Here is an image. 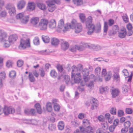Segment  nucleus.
<instances>
[{
    "mask_svg": "<svg viewBox=\"0 0 133 133\" xmlns=\"http://www.w3.org/2000/svg\"><path fill=\"white\" fill-rule=\"evenodd\" d=\"M108 23L106 22H105L104 23V32L105 34H104V35H106L107 32V31L108 30Z\"/></svg>",
    "mask_w": 133,
    "mask_h": 133,
    "instance_id": "obj_31",
    "label": "nucleus"
},
{
    "mask_svg": "<svg viewBox=\"0 0 133 133\" xmlns=\"http://www.w3.org/2000/svg\"><path fill=\"white\" fill-rule=\"evenodd\" d=\"M39 71H40V75L42 77H44L45 75L44 70L42 68H41L39 69Z\"/></svg>",
    "mask_w": 133,
    "mask_h": 133,
    "instance_id": "obj_52",
    "label": "nucleus"
},
{
    "mask_svg": "<svg viewBox=\"0 0 133 133\" xmlns=\"http://www.w3.org/2000/svg\"><path fill=\"white\" fill-rule=\"evenodd\" d=\"M75 66L74 65L72 67V71L71 72V81L70 82L72 85L74 83H78L81 81L82 77L80 73H77L76 72V70L77 69L76 68Z\"/></svg>",
    "mask_w": 133,
    "mask_h": 133,
    "instance_id": "obj_1",
    "label": "nucleus"
},
{
    "mask_svg": "<svg viewBox=\"0 0 133 133\" xmlns=\"http://www.w3.org/2000/svg\"><path fill=\"white\" fill-rule=\"evenodd\" d=\"M122 17L123 21L126 23H127L128 22V18L127 17V16L126 14L123 15Z\"/></svg>",
    "mask_w": 133,
    "mask_h": 133,
    "instance_id": "obj_58",
    "label": "nucleus"
},
{
    "mask_svg": "<svg viewBox=\"0 0 133 133\" xmlns=\"http://www.w3.org/2000/svg\"><path fill=\"white\" fill-rule=\"evenodd\" d=\"M23 61L21 60H18L17 63V66L19 67H21L23 65Z\"/></svg>",
    "mask_w": 133,
    "mask_h": 133,
    "instance_id": "obj_60",
    "label": "nucleus"
},
{
    "mask_svg": "<svg viewBox=\"0 0 133 133\" xmlns=\"http://www.w3.org/2000/svg\"><path fill=\"white\" fill-rule=\"evenodd\" d=\"M90 103L92 104L91 109L92 110L96 108L98 105L97 100L94 98H92L90 101Z\"/></svg>",
    "mask_w": 133,
    "mask_h": 133,
    "instance_id": "obj_13",
    "label": "nucleus"
},
{
    "mask_svg": "<svg viewBox=\"0 0 133 133\" xmlns=\"http://www.w3.org/2000/svg\"><path fill=\"white\" fill-rule=\"evenodd\" d=\"M0 36L2 41H6L7 35L6 32L3 31L2 32V34Z\"/></svg>",
    "mask_w": 133,
    "mask_h": 133,
    "instance_id": "obj_29",
    "label": "nucleus"
},
{
    "mask_svg": "<svg viewBox=\"0 0 133 133\" xmlns=\"http://www.w3.org/2000/svg\"><path fill=\"white\" fill-rule=\"evenodd\" d=\"M112 75V73L111 71L108 72L107 75H105V80L107 81H108L110 80L111 78Z\"/></svg>",
    "mask_w": 133,
    "mask_h": 133,
    "instance_id": "obj_37",
    "label": "nucleus"
},
{
    "mask_svg": "<svg viewBox=\"0 0 133 133\" xmlns=\"http://www.w3.org/2000/svg\"><path fill=\"white\" fill-rule=\"evenodd\" d=\"M126 34V31L125 29L121 30L118 33V36L120 38H123L125 36Z\"/></svg>",
    "mask_w": 133,
    "mask_h": 133,
    "instance_id": "obj_23",
    "label": "nucleus"
},
{
    "mask_svg": "<svg viewBox=\"0 0 133 133\" xmlns=\"http://www.w3.org/2000/svg\"><path fill=\"white\" fill-rule=\"evenodd\" d=\"M76 68L77 69L76 70V72H77L78 71H81L82 70H83V66L81 64H79L78 65L77 67H76L75 66Z\"/></svg>",
    "mask_w": 133,
    "mask_h": 133,
    "instance_id": "obj_40",
    "label": "nucleus"
},
{
    "mask_svg": "<svg viewBox=\"0 0 133 133\" xmlns=\"http://www.w3.org/2000/svg\"><path fill=\"white\" fill-rule=\"evenodd\" d=\"M132 112V110L130 108H127L125 109V112L127 114H131Z\"/></svg>",
    "mask_w": 133,
    "mask_h": 133,
    "instance_id": "obj_64",
    "label": "nucleus"
},
{
    "mask_svg": "<svg viewBox=\"0 0 133 133\" xmlns=\"http://www.w3.org/2000/svg\"><path fill=\"white\" fill-rule=\"evenodd\" d=\"M41 54L44 55H47L49 54V52L47 50H42L39 51Z\"/></svg>",
    "mask_w": 133,
    "mask_h": 133,
    "instance_id": "obj_61",
    "label": "nucleus"
},
{
    "mask_svg": "<svg viewBox=\"0 0 133 133\" xmlns=\"http://www.w3.org/2000/svg\"><path fill=\"white\" fill-rule=\"evenodd\" d=\"M39 22V19L37 17H32L31 20V23L35 27H38V23Z\"/></svg>",
    "mask_w": 133,
    "mask_h": 133,
    "instance_id": "obj_14",
    "label": "nucleus"
},
{
    "mask_svg": "<svg viewBox=\"0 0 133 133\" xmlns=\"http://www.w3.org/2000/svg\"><path fill=\"white\" fill-rule=\"evenodd\" d=\"M33 42L34 44L36 45H38L39 44V39L37 37H35L33 40Z\"/></svg>",
    "mask_w": 133,
    "mask_h": 133,
    "instance_id": "obj_43",
    "label": "nucleus"
},
{
    "mask_svg": "<svg viewBox=\"0 0 133 133\" xmlns=\"http://www.w3.org/2000/svg\"><path fill=\"white\" fill-rule=\"evenodd\" d=\"M88 46L89 48H92L95 50H99L101 49V46L98 45L91 44L90 45H88Z\"/></svg>",
    "mask_w": 133,
    "mask_h": 133,
    "instance_id": "obj_22",
    "label": "nucleus"
},
{
    "mask_svg": "<svg viewBox=\"0 0 133 133\" xmlns=\"http://www.w3.org/2000/svg\"><path fill=\"white\" fill-rule=\"evenodd\" d=\"M92 21V17L91 16H89L85 22L86 26L88 30L91 27Z\"/></svg>",
    "mask_w": 133,
    "mask_h": 133,
    "instance_id": "obj_15",
    "label": "nucleus"
},
{
    "mask_svg": "<svg viewBox=\"0 0 133 133\" xmlns=\"http://www.w3.org/2000/svg\"><path fill=\"white\" fill-rule=\"evenodd\" d=\"M56 68L58 71L60 72H62L63 70V69L62 66L60 65H57L56 66Z\"/></svg>",
    "mask_w": 133,
    "mask_h": 133,
    "instance_id": "obj_49",
    "label": "nucleus"
},
{
    "mask_svg": "<svg viewBox=\"0 0 133 133\" xmlns=\"http://www.w3.org/2000/svg\"><path fill=\"white\" fill-rule=\"evenodd\" d=\"M6 8L8 10V12L10 15L13 16L16 14V8L13 4L10 3L6 5Z\"/></svg>",
    "mask_w": 133,
    "mask_h": 133,
    "instance_id": "obj_5",
    "label": "nucleus"
},
{
    "mask_svg": "<svg viewBox=\"0 0 133 133\" xmlns=\"http://www.w3.org/2000/svg\"><path fill=\"white\" fill-rule=\"evenodd\" d=\"M47 110L49 112H51L52 110V107L51 104L49 102H48L46 105Z\"/></svg>",
    "mask_w": 133,
    "mask_h": 133,
    "instance_id": "obj_34",
    "label": "nucleus"
},
{
    "mask_svg": "<svg viewBox=\"0 0 133 133\" xmlns=\"http://www.w3.org/2000/svg\"><path fill=\"white\" fill-rule=\"evenodd\" d=\"M74 4L77 6H80L83 3L82 0H73Z\"/></svg>",
    "mask_w": 133,
    "mask_h": 133,
    "instance_id": "obj_35",
    "label": "nucleus"
},
{
    "mask_svg": "<svg viewBox=\"0 0 133 133\" xmlns=\"http://www.w3.org/2000/svg\"><path fill=\"white\" fill-rule=\"evenodd\" d=\"M7 15V12L5 10L1 12L0 13V18H5Z\"/></svg>",
    "mask_w": 133,
    "mask_h": 133,
    "instance_id": "obj_45",
    "label": "nucleus"
},
{
    "mask_svg": "<svg viewBox=\"0 0 133 133\" xmlns=\"http://www.w3.org/2000/svg\"><path fill=\"white\" fill-rule=\"evenodd\" d=\"M29 123H31V124L33 125H37L38 124L37 121L34 119L31 120L29 121Z\"/></svg>",
    "mask_w": 133,
    "mask_h": 133,
    "instance_id": "obj_57",
    "label": "nucleus"
},
{
    "mask_svg": "<svg viewBox=\"0 0 133 133\" xmlns=\"http://www.w3.org/2000/svg\"><path fill=\"white\" fill-rule=\"evenodd\" d=\"M101 31V26L100 25L95 26L94 24H92L91 27L88 30V34L89 35H91L94 31L96 33H99Z\"/></svg>",
    "mask_w": 133,
    "mask_h": 133,
    "instance_id": "obj_4",
    "label": "nucleus"
},
{
    "mask_svg": "<svg viewBox=\"0 0 133 133\" xmlns=\"http://www.w3.org/2000/svg\"><path fill=\"white\" fill-rule=\"evenodd\" d=\"M55 110L56 111H58L60 109V107L59 105L57 104H55L54 106Z\"/></svg>",
    "mask_w": 133,
    "mask_h": 133,
    "instance_id": "obj_53",
    "label": "nucleus"
},
{
    "mask_svg": "<svg viewBox=\"0 0 133 133\" xmlns=\"http://www.w3.org/2000/svg\"><path fill=\"white\" fill-rule=\"evenodd\" d=\"M123 74L124 75V77L125 78H128V81L130 82L131 81L132 78V75L131 74L130 76L129 75V73L128 70L126 69H124L122 71Z\"/></svg>",
    "mask_w": 133,
    "mask_h": 133,
    "instance_id": "obj_12",
    "label": "nucleus"
},
{
    "mask_svg": "<svg viewBox=\"0 0 133 133\" xmlns=\"http://www.w3.org/2000/svg\"><path fill=\"white\" fill-rule=\"evenodd\" d=\"M119 93V90L117 89H114L112 90L111 94L113 98H115L118 96Z\"/></svg>",
    "mask_w": 133,
    "mask_h": 133,
    "instance_id": "obj_20",
    "label": "nucleus"
},
{
    "mask_svg": "<svg viewBox=\"0 0 133 133\" xmlns=\"http://www.w3.org/2000/svg\"><path fill=\"white\" fill-rule=\"evenodd\" d=\"M122 90L123 93H125L126 92H127L129 89L128 86L127 85H124L123 86Z\"/></svg>",
    "mask_w": 133,
    "mask_h": 133,
    "instance_id": "obj_38",
    "label": "nucleus"
},
{
    "mask_svg": "<svg viewBox=\"0 0 133 133\" xmlns=\"http://www.w3.org/2000/svg\"><path fill=\"white\" fill-rule=\"evenodd\" d=\"M131 125V123L129 121H128L125 122L124 124V125L125 127L127 128L130 127Z\"/></svg>",
    "mask_w": 133,
    "mask_h": 133,
    "instance_id": "obj_56",
    "label": "nucleus"
},
{
    "mask_svg": "<svg viewBox=\"0 0 133 133\" xmlns=\"http://www.w3.org/2000/svg\"><path fill=\"white\" fill-rule=\"evenodd\" d=\"M50 28L51 29L55 28L56 26V23L55 20L51 19L48 22V24Z\"/></svg>",
    "mask_w": 133,
    "mask_h": 133,
    "instance_id": "obj_19",
    "label": "nucleus"
},
{
    "mask_svg": "<svg viewBox=\"0 0 133 133\" xmlns=\"http://www.w3.org/2000/svg\"><path fill=\"white\" fill-rule=\"evenodd\" d=\"M81 72L83 75V78L85 82H88L89 79L88 77L89 72L88 69L84 68L81 71Z\"/></svg>",
    "mask_w": 133,
    "mask_h": 133,
    "instance_id": "obj_10",
    "label": "nucleus"
},
{
    "mask_svg": "<svg viewBox=\"0 0 133 133\" xmlns=\"http://www.w3.org/2000/svg\"><path fill=\"white\" fill-rule=\"evenodd\" d=\"M5 42L4 43V46L5 48L9 47L10 45V43H11L9 41H5Z\"/></svg>",
    "mask_w": 133,
    "mask_h": 133,
    "instance_id": "obj_63",
    "label": "nucleus"
},
{
    "mask_svg": "<svg viewBox=\"0 0 133 133\" xmlns=\"http://www.w3.org/2000/svg\"><path fill=\"white\" fill-rule=\"evenodd\" d=\"M16 18L20 20L22 23L26 24L29 20V16L25 15L23 13H19L16 15Z\"/></svg>",
    "mask_w": 133,
    "mask_h": 133,
    "instance_id": "obj_3",
    "label": "nucleus"
},
{
    "mask_svg": "<svg viewBox=\"0 0 133 133\" xmlns=\"http://www.w3.org/2000/svg\"><path fill=\"white\" fill-rule=\"evenodd\" d=\"M48 24L47 20L43 19H42L39 22L38 27L41 30H45L47 28Z\"/></svg>",
    "mask_w": 133,
    "mask_h": 133,
    "instance_id": "obj_6",
    "label": "nucleus"
},
{
    "mask_svg": "<svg viewBox=\"0 0 133 133\" xmlns=\"http://www.w3.org/2000/svg\"><path fill=\"white\" fill-rule=\"evenodd\" d=\"M26 2L23 0H21L18 2L17 6L19 10H22L25 7L26 5Z\"/></svg>",
    "mask_w": 133,
    "mask_h": 133,
    "instance_id": "obj_11",
    "label": "nucleus"
},
{
    "mask_svg": "<svg viewBox=\"0 0 133 133\" xmlns=\"http://www.w3.org/2000/svg\"><path fill=\"white\" fill-rule=\"evenodd\" d=\"M112 29L114 31V33L117 32L119 30V28L118 26L117 25H115L113 27Z\"/></svg>",
    "mask_w": 133,
    "mask_h": 133,
    "instance_id": "obj_59",
    "label": "nucleus"
},
{
    "mask_svg": "<svg viewBox=\"0 0 133 133\" xmlns=\"http://www.w3.org/2000/svg\"><path fill=\"white\" fill-rule=\"evenodd\" d=\"M117 114L119 117H121L124 115V112L123 110H119L118 111Z\"/></svg>",
    "mask_w": 133,
    "mask_h": 133,
    "instance_id": "obj_54",
    "label": "nucleus"
},
{
    "mask_svg": "<svg viewBox=\"0 0 133 133\" xmlns=\"http://www.w3.org/2000/svg\"><path fill=\"white\" fill-rule=\"evenodd\" d=\"M108 90V88L107 87L104 88L101 87L99 88L100 92L101 94H102L104 92L107 91Z\"/></svg>",
    "mask_w": 133,
    "mask_h": 133,
    "instance_id": "obj_36",
    "label": "nucleus"
},
{
    "mask_svg": "<svg viewBox=\"0 0 133 133\" xmlns=\"http://www.w3.org/2000/svg\"><path fill=\"white\" fill-rule=\"evenodd\" d=\"M79 17L82 22L84 23L85 20V17L84 14L81 13L79 14Z\"/></svg>",
    "mask_w": 133,
    "mask_h": 133,
    "instance_id": "obj_48",
    "label": "nucleus"
},
{
    "mask_svg": "<svg viewBox=\"0 0 133 133\" xmlns=\"http://www.w3.org/2000/svg\"><path fill=\"white\" fill-rule=\"evenodd\" d=\"M59 42H60V41L56 38H52L51 40L52 45L55 46L57 45L58 44Z\"/></svg>",
    "mask_w": 133,
    "mask_h": 133,
    "instance_id": "obj_21",
    "label": "nucleus"
},
{
    "mask_svg": "<svg viewBox=\"0 0 133 133\" xmlns=\"http://www.w3.org/2000/svg\"><path fill=\"white\" fill-rule=\"evenodd\" d=\"M3 112L5 115H8L10 114H13L15 112L14 109L10 107H5L3 109Z\"/></svg>",
    "mask_w": 133,
    "mask_h": 133,
    "instance_id": "obj_8",
    "label": "nucleus"
},
{
    "mask_svg": "<svg viewBox=\"0 0 133 133\" xmlns=\"http://www.w3.org/2000/svg\"><path fill=\"white\" fill-rule=\"evenodd\" d=\"M48 128L51 131H54L55 130L56 127L55 124L50 123L49 124Z\"/></svg>",
    "mask_w": 133,
    "mask_h": 133,
    "instance_id": "obj_32",
    "label": "nucleus"
},
{
    "mask_svg": "<svg viewBox=\"0 0 133 133\" xmlns=\"http://www.w3.org/2000/svg\"><path fill=\"white\" fill-rule=\"evenodd\" d=\"M86 133H93V129L90 126L87 127L86 129Z\"/></svg>",
    "mask_w": 133,
    "mask_h": 133,
    "instance_id": "obj_42",
    "label": "nucleus"
},
{
    "mask_svg": "<svg viewBox=\"0 0 133 133\" xmlns=\"http://www.w3.org/2000/svg\"><path fill=\"white\" fill-rule=\"evenodd\" d=\"M13 63L12 61L8 60L6 63V65L8 68L11 67Z\"/></svg>",
    "mask_w": 133,
    "mask_h": 133,
    "instance_id": "obj_55",
    "label": "nucleus"
},
{
    "mask_svg": "<svg viewBox=\"0 0 133 133\" xmlns=\"http://www.w3.org/2000/svg\"><path fill=\"white\" fill-rule=\"evenodd\" d=\"M37 5L38 7L42 10H44L46 9V6L44 4L38 3L37 4Z\"/></svg>",
    "mask_w": 133,
    "mask_h": 133,
    "instance_id": "obj_44",
    "label": "nucleus"
},
{
    "mask_svg": "<svg viewBox=\"0 0 133 133\" xmlns=\"http://www.w3.org/2000/svg\"><path fill=\"white\" fill-rule=\"evenodd\" d=\"M83 124L85 127L90 126V122L89 120L87 119H84L83 121Z\"/></svg>",
    "mask_w": 133,
    "mask_h": 133,
    "instance_id": "obj_33",
    "label": "nucleus"
},
{
    "mask_svg": "<svg viewBox=\"0 0 133 133\" xmlns=\"http://www.w3.org/2000/svg\"><path fill=\"white\" fill-rule=\"evenodd\" d=\"M69 46V45L68 42H65L64 43L62 44V48L64 50L67 49L68 48Z\"/></svg>",
    "mask_w": 133,
    "mask_h": 133,
    "instance_id": "obj_26",
    "label": "nucleus"
},
{
    "mask_svg": "<svg viewBox=\"0 0 133 133\" xmlns=\"http://www.w3.org/2000/svg\"><path fill=\"white\" fill-rule=\"evenodd\" d=\"M58 129L59 130H62L64 127V124L63 122L62 121L59 122L58 124Z\"/></svg>",
    "mask_w": 133,
    "mask_h": 133,
    "instance_id": "obj_30",
    "label": "nucleus"
},
{
    "mask_svg": "<svg viewBox=\"0 0 133 133\" xmlns=\"http://www.w3.org/2000/svg\"><path fill=\"white\" fill-rule=\"evenodd\" d=\"M35 7L34 3L33 2H31L29 3L27 8L28 10H29L30 11H31L34 10Z\"/></svg>",
    "mask_w": 133,
    "mask_h": 133,
    "instance_id": "obj_24",
    "label": "nucleus"
},
{
    "mask_svg": "<svg viewBox=\"0 0 133 133\" xmlns=\"http://www.w3.org/2000/svg\"><path fill=\"white\" fill-rule=\"evenodd\" d=\"M17 38V36L16 34H13L9 36V41L11 43H13L16 41Z\"/></svg>",
    "mask_w": 133,
    "mask_h": 133,
    "instance_id": "obj_18",
    "label": "nucleus"
},
{
    "mask_svg": "<svg viewBox=\"0 0 133 133\" xmlns=\"http://www.w3.org/2000/svg\"><path fill=\"white\" fill-rule=\"evenodd\" d=\"M110 112L112 115H116V109L115 108L112 107L110 110Z\"/></svg>",
    "mask_w": 133,
    "mask_h": 133,
    "instance_id": "obj_51",
    "label": "nucleus"
},
{
    "mask_svg": "<svg viewBox=\"0 0 133 133\" xmlns=\"http://www.w3.org/2000/svg\"><path fill=\"white\" fill-rule=\"evenodd\" d=\"M50 75L52 77L55 78L57 76V74L54 70H52L50 72Z\"/></svg>",
    "mask_w": 133,
    "mask_h": 133,
    "instance_id": "obj_41",
    "label": "nucleus"
},
{
    "mask_svg": "<svg viewBox=\"0 0 133 133\" xmlns=\"http://www.w3.org/2000/svg\"><path fill=\"white\" fill-rule=\"evenodd\" d=\"M64 80L66 83V84H68L70 82V77L68 75H65L64 77Z\"/></svg>",
    "mask_w": 133,
    "mask_h": 133,
    "instance_id": "obj_46",
    "label": "nucleus"
},
{
    "mask_svg": "<svg viewBox=\"0 0 133 133\" xmlns=\"http://www.w3.org/2000/svg\"><path fill=\"white\" fill-rule=\"evenodd\" d=\"M20 45L22 48L24 49L27 47L30 46V43L29 39H27L26 40H24L23 39H21V41Z\"/></svg>",
    "mask_w": 133,
    "mask_h": 133,
    "instance_id": "obj_9",
    "label": "nucleus"
},
{
    "mask_svg": "<svg viewBox=\"0 0 133 133\" xmlns=\"http://www.w3.org/2000/svg\"><path fill=\"white\" fill-rule=\"evenodd\" d=\"M16 76V72L14 71H11L9 73V76L12 78H14Z\"/></svg>",
    "mask_w": 133,
    "mask_h": 133,
    "instance_id": "obj_47",
    "label": "nucleus"
},
{
    "mask_svg": "<svg viewBox=\"0 0 133 133\" xmlns=\"http://www.w3.org/2000/svg\"><path fill=\"white\" fill-rule=\"evenodd\" d=\"M35 107L37 110V112L39 114H41L42 113V111L39 104V103L36 104L35 105Z\"/></svg>",
    "mask_w": 133,
    "mask_h": 133,
    "instance_id": "obj_27",
    "label": "nucleus"
},
{
    "mask_svg": "<svg viewBox=\"0 0 133 133\" xmlns=\"http://www.w3.org/2000/svg\"><path fill=\"white\" fill-rule=\"evenodd\" d=\"M5 76L6 74L4 72H1L0 74V79L4 80L5 78Z\"/></svg>",
    "mask_w": 133,
    "mask_h": 133,
    "instance_id": "obj_50",
    "label": "nucleus"
},
{
    "mask_svg": "<svg viewBox=\"0 0 133 133\" xmlns=\"http://www.w3.org/2000/svg\"><path fill=\"white\" fill-rule=\"evenodd\" d=\"M69 25V24H67V25L66 26H64V22L63 19H61L59 22L58 24V28L60 29H63V32H64L65 31H66L65 28V27H66V28H68L67 27V25Z\"/></svg>",
    "mask_w": 133,
    "mask_h": 133,
    "instance_id": "obj_16",
    "label": "nucleus"
},
{
    "mask_svg": "<svg viewBox=\"0 0 133 133\" xmlns=\"http://www.w3.org/2000/svg\"><path fill=\"white\" fill-rule=\"evenodd\" d=\"M66 27H65L66 30H68L70 28L75 29V31L76 33H78L81 32L82 30V26L80 23H77L76 20L73 19L71 22V23L69 24V25Z\"/></svg>",
    "mask_w": 133,
    "mask_h": 133,
    "instance_id": "obj_2",
    "label": "nucleus"
},
{
    "mask_svg": "<svg viewBox=\"0 0 133 133\" xmlns=\"http://www.w3.org/2000/svg\"><path fill=\"white\" fill-rule=\"evenodd\" d=\"M98 119L99 121L103 122L104 121V117L102 115H100L98 117Z\"/></svg>",
    "mask_w": 133,
    "mask_h": 133,
    "instance_id": "obj_62",
    "label": "nucleus"
},
{
    "mask_svg": "<svg viewBox=\"0 0 133 133\" xmlns=\"http://www.w3.org/2000/svg\"><path fill=\"white\" fill-rule=\"evenodd\" d=\"M101 69L99 67H97L95 68V72L96 77L99 78L101 75Z\"/></svg>",
    "mask_w": 133,
    "mask_h": 133,
    "instance_id": "obj_25",
    "label": "nucleus"
},
{
    "mask_svg": "<svg viewBox=\"0 0 133 133\" xmlns=\"http://www.w3.org/2000/svg\"><path fill=\"white\" fill-rule=\"evenodd\" d=\"M42 37L43 41L45 43H48L49 42L50 39L48 36L43 35Z\"/></svg>",
    "mask_w": 133,
    "mask_h": 133,
    "instance_id": "obj_28",
    "label": "nucleus"
},
{
    "mask_svg": "<svg viewBox=\"0 0 133 133\" xmlns=\"http://www.w3.org/2000/svg\"><path fill=\"white\" fill-rule=\"evenodd\" d=\"M29 78L30 82H33L35 81V78L32 73L30 72L29 73Z\"/></svg>",
    "mask_w": 133,
    "mask_h": 133,
    "instance_id": "obj_39",
    "label": "nucleus"
},
{
    "mask_svg": "<svg viewBox=\"0 0 133 133\" xmlns=\"http://www.w3.org/2000/svg\"><path fill=\"white\" fill-rule=\"evenodd\" d=\"M77 50L79 51H82L83 50L82 46H79L77 45H75L71 47L70 50L71 51L74 52H75L76 50Z\"/></svg>",
    "mask_w": 133,
    "mask_h": 133,
    "instance_id": "obj_17",
    "label": "nucleus"
},
{
    "mask_svg": "<svg viewBox=\"0 0 133 133\" xmlns=\"http://www.w3.org/2000/svg\"><path fill=\"white\" fill-rule=\"evenodd\" d=\"M46 4L48 5V9L49 12H52L57 8V6L50 0L47 2Z\"/></svg>",
    "mask_w": 133,
    "mask_h": 133,
    "instance_id": "obj_7",
    "label": "nucleus"
}]
</instances>
